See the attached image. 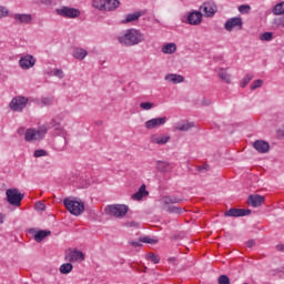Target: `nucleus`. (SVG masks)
I'll list each match as a JSON object with an SVG mask.
<instances>
[{
	"label": "nucleus",
	"instance_id": "nucleus-1",
	"mask_svg": "<svg viewBox=\"0 0 284 284\" xmlns=\"http://www.w3.org/2000/svg\"><path fill=\"white\" fill-rule=\"evenodd\" d=\"M118 41L122 45H139V43L145 41V36L140 30L128 29L122 36H119Z\"/></svg>",
	"mask_w": 284,
	"mask_h": 284
},
{
	"label": "nucleus",
	"instance_id": "nucleus-2",
	"mask_svg": "<svg viewBox=\"0 0 284 284\" xmlns=\"http://www.w3.org/2000/svg\"><path fill=\"white\" fill-rule=\"evenodd\" d=\"M63 205L73 216H81V213L85 212V204L77 197H65Z\"/></svg>",
	"mask_w": 284,
	"mask_h": 284
},
{
	"label": "nucleus",
	"instance_id": "nucleus-3",
	"mask_svg": "<svg viewBox=\"0 0 284 284\" xmlns=\"http://www.w3.org/2000/svg\"><path fill=\"white\" fill-rule=\"evenodd\" d=\"M48 134V126L42 125L38 129H28L24 133V141H41Z\"/></svg>",
	"mask_w": 284,
	"mask_h": 284
},
{
	"label": "nucleus",
	"instance_id": "nucleus-4",
	"mask_svg": "<svg viewBox=\"0 0 284 284\" xmlns=\"http://www.w3.org/2000/svg\"><path fill=\"white\" fill-rule=\"evenodd\" d=\"M128 205L125 204H112L104 209L105 214L109 216H115V219H123L128 214Z\"/></svg>",
	"mask_w": 284,
	"mask_h": 284
},
{
	"label": "nucleus",
	"instance_id": "nucleus-5",
	"mask_svg": "<svg viewBox=\"0 0 284 284\" xmlns=\"http://www.w3.org/2000/svg\"><path fill=\"white\" fill-rule=\"evenodd\" d=\"M6 195L10 205H14V207H21V202L23 201L24 195L19 192V189H8L6 191Z\"/></svg>",
	"mask_w": 284,
	"mask_h": 284
},
{
	"label": "nucleus",
	"instance_id": "nucleus-6",
	"mask_svg": "<svg viewBox=\"0 0 284 284\" xmlns=\"http://www.w3.org/2000/svg\"><path fill=\"white\" fill-rule=\"evenodd\" d=\"M121 2L119 0H94L93 7L98 10H106L112 12L115 8H119Z\"/></svg>",
	"mask_w": 284,
	"mask_h": 284
},
{
	"label": "nucleus",
	"instance_id": "nucleus-7",
	"mask_svg": "<svg viewBox=\"0 0 284 284\" xmlns=\"http://www.w3.org/2000/svg\"><path fill=\"white\" fill-rule=\"evenodd\" d=\"M28 98L18 95L11 100L9 108L13 112H23V110H26V105H28Z\"/></svg>",
	"mask_w": 284,
	"mask_h": 284
},
{
	"label": "nucleus",
	"instance_id": "nucleus-8",
	"mask_svg": "<svg viewBox=\"0 0 284 284\" xmlns=\"http://www.w3.org/2000/svg\"><path fill=\"white\" fill-rule=\"evenodd\" d=\"M64 258L65 261H69V263H77L78 261L83 262L85 261V253L77 248H69L68 251H65Z\"/></svg>",
	"mask_w": 284,
	"mask_h": 284
},
{
	"label": "nucleus",
	"instance_id": "nucleus-9",
	"mask_svg": "<svg viewBox=\"0 0 284 284\" xmlns=\"http://www.w3.org/2000/svg\"><path fill=\"white\" fill-rule=\"evenodd\" d=\"M55 12L60 17H64V19H77V17L81 16V11L79 9L70 7H62L61 9H57Z\"/></svg>",
	"mask_w": 284,
	"mask_h": 284
},
{
	"label": "nucleus",
	"instance_id": "nucleus-10",
	"mask_svg": "<svg viewBox=\"0 0 284 284\" xmlns=\"http://www.w3.org/2000/svg\"><path fill=\"white\" fill-rule=\"evenodd\" d=\"M234 28H237L239 30H243V19L241 17H234L229 20H226L224 24V29L227 32H232Z\"/></svg>",
	"mask_w": 284,
	"mask_h": 284
},
{
	"label": "nucleus",
	"instance_id": "nucleus-11",
	"mask_svg": "<svg viewBox=\"0 0 284 284\" xmlns=\"http://www.w3.org/2000/svg\"><path fill=\"white\" fill-rule=\"evenodd\" d=\"M165 123H168L166 116L153 118L145 122V128L146 130H154V128H161V125H165Z\"/></svg>",
	"mask_w": 284,
	"mask_h": 284
},
{
	"label": "nucleus",
	"instance_id": "nucleus-12",
	"mask_svg": "<svg viewBox=\"0 0 284 284\" xmlns=\"http://www.w3.org/2000/svg\"><path fill=\"white\" fill-rule=\"evenodd\" d=\"M248 214H252V211L250 209H230L225 211L224 216L239 219V216H248Z\"/></svg>",
	"mask_w": 284,
	"mask_h": 284
},
{
	"label": "nucleus",
	"instance_id": "nucleus-13",
	"mask_svg": "<svg viewBox=\"0 0 284 284\" xmlns=\"http://www.w3.org/2000/svg\"><path fill=\"white\" fill-rule=\"evenodd\" d=\"M19 63L22 70H30V68H34V64L37 63V59H34L33 55L28 54L22 57Z\"/></svg>",
	"mask_w": 284,
	"mask_h": 284
},
{
	"label": "nucleus",
	"instance_id": "nucleus-14",
	"mask_svg": "<svg viewBox=\"0 0 284 284\" xmlns=\"http://www.w3.org/2000/svg\"><path fill=\"white\" fill-rule=\"evenodd\" d=\"M265 203V196L258 194H251L247 199V204L251 207H261Z\"/></svg>",
	"mask_w": 284,
	"mask_h": 284
},
{
	"label": "nucleus",
	"instance_id": "nucleus-15",
	"mask_svg": "<svg viewBox=\"0 0 284 284\" xmlns=\"http://www.w3.org/2000/svg\"><path fill=\"white\" fill-rule=\"evenodd\" d=\"M201 21H203V13L200 11L191 12L187 17V23H190V26H199Z\"/></svg>",
	"mask_w": 284,
	"mask_h": 284
},
{
	"label": "nucleus",
	"instance_id": "nucleus-16",
	"mask_svg": "<svg viewBox=\"0 0 284 284\" xmlns=\"http://www.w3.org/2000/svg\"><path fill=\"white\" fill-rule=\"evenodd\" d=\"M253 148L260 153V154H266V152H270V143L263 140H257L253 143Z\"/></svg>",
	"mask_w": 284,
	"mask_h": 284
},
{
	"label": "nucleus",
	"instance_id": "nucleus-17",
	"mask_svg": "<svg viewBox=\"0 0 284 284\" xmlns=\"http://www.w3.org/2000/svg\"><path fill=\"white\" fill-rule=\"evenodd\" d=\"M201 10L206 17H214V14L216 13V4H214V2H204L201 6Z\"/></svg>",
	"mask_w": 284,
	"mask_h": 284
},
{
	"label": "nucleus",
	"instance_id": "nucleus-18",
	"mask_svg": "<svg viewBox=\"0 0 284 284\" xmlns=\"http://www.w3.org/2000/svg\"><path fill=\"white\" fill-rule=\"evenodd\" d=\"M170 139H172L170 135L152 134L150 136L151 143H155L156 145H165V143H169Z\"/></svg>",
	"mask_w": 284,
	"mask_h": 284
},
{
	"label": "nucleus",
	"instance_id": "nucleus-19",
	"mask_svg": "<svg viewBox=\"0 0 284 284\" xmlns=\"http://www.w3.org/2000/svg\"><path fill=\"white\" fill-rule=\"evenodd\" d=\"M13 19L16 23H24V24L32 23V14H28V13H16L13 14Z\"/></svg>",
	"mask_w": 284,
	"mask_h": 284
},
{
	"label": "nucleus",
	"instance_id": "nucleus-20",
	"mask_svg": "<svg viewBox=\"0 0 284 284\" xmlns=\"http://www.w3.org/2000/svg\"><path fill=\"white\" fill-rule=\"evenodd\" d=\"M156 170H158V172H162L164 174H168L169 172L174 170V166L172 165V163H170L168 161H158L156 162Z\"/></svg>",
	"mask_w": 284,
	"mask_h": 284
},
{
	"label": "nucleus",
	"instance_id": "nucleus-21",
	"mask_svg": "<svg viewBox=\"0 0 284 284\" xmlns=\"http://www.w3.org/2000/svg\"><path fill=\"white\" fill-rule=\"evenodd\" d=\"M48 130H54V134L58 136L63 134V128L61 126V122H57L54 119L48 124Z\"/></svg>",
	"mask_w": 284,
	"mask_h": 284
},
{
	"label": "nucleus",
	"instance_id": "nucleus-22",
	"mask_svg": "<svg viewBox=\"0 0 284 284\" xmlns=\"http://www.w3.org/2000/svg\"><path fill=\"white\" fill-rule=\"evenodd\" d=\"M162 203L163 205H174L176 203H183V199L172 196V195H166L162 197Z\"/></svg>",
	"mask_w": 284,
	"mask_h": 284
},
{
	"label": "nucleus",
	"instance_id": "nucleus-23",
	"mask_svg": "<svg viewBox=\"0 0 284 284\" xmlns=\"http://www.w3.org/2000/svg\"><path fill=\"white\" fill-rule=\"evenodd\" d=\"M165 81H170L171 83H183L185 81V78L181 74H174V73H169L165 75Z\"/></svg>",
	"mask_w": 284,
	"mask_h": 284
},
{
	"label": "nucleus",
	"instance_id": "nucleus-24",
	"mask_svg": "<svg viewBox=\"0 0 284 284\" xmlns=\"http://www.w3.org/2000/svg\"><path fill=\"white\" fill-rule=\"evenodd\" d=\"M143 17V13L141 11H136L135 13H129L126 14L125 19L122 20V23H132L133 21H139Z\"/></svg>",
	"mask_w": 284,
	"mask_h": 284
},
{
	"label": "nucleus",
	"instance_id": "nucleus-25",
	"mask_svg": "<svg viewBox=\"0 0 284 284\" xmlns=\"http://www.w3.org/2000/svg\"><path fill=\"white\" fill-rule=\"evenodd\" d=\"M150 192L145 190V184H142L136 193L132 195L133 201H141L143 196H148Z\"/></svg>",
	"mask_w": 284,
	"mask_h": 284
},
{
	"label": "nucleus",
	"instance_id": "nucleus-26",
	"mask_svg": "<svg viewBox=\"0 0 284 284\" xmlns=\"http://www.w3.org/2000/svg\"><path fill=\"white\" fill-rule=\"evenodd\" d=\"M52 234L51 231L48 230H40L38 232H36L34 234V241L37 243H41V241H43V239H45L47 236H50Z\"/></svg>",
	"mask_w": 284,
	"mask_h": 284
},
{
	"label": "nucleus",
	"instance_id": "nucleus-27",
	"mask_svg": "<svg viewBox=\"0 0 284 284\" xmlns=\"http://www.w3.org/2000/svg\"><path fill=\"white\" fill-rule=\"evenodd\" d=\"M73 57L74 59H79L80 61H83V59L88 57V51H85L84 49L77 48L73 51Z\"/></svg>",
	"mask_w": 284,
	"mask_h": 284
},
{
	"label": "nucleus",
	"instance_id": "nucleus-28",
	"mask_svg": "<svg viewBox=\"0 0 284 284\" xmlns=\"http://www.w3.org/2000/svg\"><path fill=\"white\" fill-rule=\"evenodd\" d=\"M164 54H174L176 52V43H168L162 48Z\"/></svg>",
	"mask_w": 284,
	"mask_h": 284
},
{
	"label": "nucleus",
	"instance_id": "nucleus-29",
	"mask_svg": "<svg viewBox=\"0 0 284 284\" xmlns=\"http://www.w3.org/2000/svg\"><path fill=\"white\" fill-rule=\"evenodd\" d=\"M273 14L275 16L284 14V2H280L275 4V7L273 8Z\"/></svg>",
	"mask_w": 284,
	"mask_h": 284
},
{
	"label": "nucleus",
	"instance_id": "nucleus-30",
	"mask_svg": "<svg viewBox=\"0 0 284 284\" xmlns=\"http://www.w3.org/2000/svg\"><path fill=\"white\" fill-rule=\"evenodd\" d=\"M219 78H220L222 81H224L225 83H230V81H231L230 74L227 73V71H225V70H223V69H221V70L219 71Z\"/></svg>",
	"mask_w": 284,
	"mask_h": 284
},
{
	"label": "nucleus",
	"instance_id": "nucleus-31",
	"mask_svg": "<svg viewBox=\"0 0 284 284\" xmlns=\"http://www.w3.org/2000/svg\"><path fill=\"white\" fill-rule=\"evenodd\" d=\"M72 268L73 266L71 263H65L60 266V272L61 274H70V272H72Z\"/></svg>",
	"mask_w": 284,
	"mask_h": 284
},
{
	"label": "nucleus",
	"instance_id": "nucleus-32",
	"mask_svg": "<svg viewBox=\"0 0 284 284\" xmlns=\"http://www.w3.org/2000/svg\"><path fill=\"white\" fill-rule=\"evenodd\" d=\"M192 128H194V123L191 122L178 125V130H180V132H187V130H192Z\"/></svg>",
	"mask_w": 284,
	"mask_h": 284
},
{
	"label": "nucleus",
	"instance_id": "nucleus-33",
	"mask_svg": "<svg viewBox=\"0 0 284 284\" xmlns=\"http://www.w3.org/2000/svg\"><path fill=\"white\" fill-rule=\"evenodd\" d=\"M168 212L170 214H183L185 212V209L179 206H170L168 209Z\"/></svg>",
	"mask_w": 284,
	"mask_h": 284
},
{
	"label": "nucleus",
	"instance_id": "nucleus-34",
	"mask_svg": "<svg viewBox=\"0 0 284 284\" xmlns=\"http://www.w3.org/2000/svg\"><path fill=\"white\" fill-rule=\"evenodd\" d=\"M146 258L149 261H152V263H154L155 265L161 263V257L159 255H156L155 253H149L146 254Z\"/></svg>",
	"mask_w": 284,
	"mask_h": 284
},
{
	"label": "nucleus",
	"instance_id": "nucleus-35",
	"mask_svg": "<svg viewBox=\"0 0 284 284\" xmlns=\"http://www.w3.org/2000/svg\"><path fill=\"white\" fill-rule=\"evenodd\" d=\"M211 103H212L211 99L202 98L201 100H197L196 104L200 105L201 108H207Z\"/></svg>",
	"mask_w": 284,
	"mask_h": 284
},
{
	"label": "nucleus",
	"instance_id": "nucleus-36",
	"mask_svg": "<svg viewBox=\"0 0 284 284\" xmlns=\"http://www.w3.org/2000/svg\"><path fill=\"white\" fill-rule=\"evenodd\" d=\"M140 243H149L150 245H156L159 240L151 239L150 236H144L140 239Z\"/></svg>",
	"mask_w": 284,
	"mask_h": 284
},
{
	"label": "nucleus",
	"instance_id": "nucleus-37",
	"mask_svg": "<svg viewBox=\"0 0 284 284\" xmlns=\"http://www.w3.org/2000/svg\"><path fill=\"white\" fill-rule=\"evenodd\" d=\"M251 10L252 7H250V4H242L239 7V12H241V14H250Z\"/></svg>",
	"mask_w": 284,
	"mask_h": 284
},
{
	"label": "nucleus",
	"instance_id": "nucleus-38",
	"mask_svg": "<svg viewBox=\"0 0 284 284\" xmlns=\"http://www.w3.org/2000/svg\"><path fill=\"white\" fill-rule=\"evenodd\" d=\"M260 39L261 41H272V39H274V33L264 32L263 34H261Z\"/></svg>",
	"mask_w": 284,
	"mask_h": 284
},
{
	"label": "nucleus",
	"instance_id": "nucleus-39",
	"mask_svg": "<svg viewBox=\"0 0 284 284\" xmlns=\"http://www.w3.org/2000/svg\"><path fill=\"white\" fill-rule=\"evenodd\" d=\"M252 79H254V75L247 73L243 81L241 82V88H245V85H247L250 83V81H252Z\"/></svg>",
	"mask_w": 284,
	"mask_h": 284
},
{
	"label": "nucleus",
	"instance_id": "nucleus-40",
	"mask_svg": "<svg viewBox=\"0 0 284 284\" xmlns=\"http://www.w3.org/2000/svg\"><path fill=\"white\" fill-rule=\"evenodd\" d=\"M33 156L36 159H39L41 156H48V151L43 150V149H40V150H36L34 153H33Z\"/></svg>",
	"mask_w": 284,
	"mask_h": 284
},
{
	"label": "nucleus",
	"instance_id": "nucleus-41",
	"mask_svg": "<svg viewBox=\"0 0 284 284\" xmlns=\"http://www.w3.org/2000/svg\"><path fill=\"white\" fill-rule=\"evenodd\" d=\"M54 103V98H41V105H52Z\"/></svg>",
	"mask_w": 284,
	"mask_h": 284
},
{
	"label": "nucleus",
	"instance_id": "nucleus-42",
	"mask_svg": "<svg viewBox=\"0 0 284 284\" xmlns=\"http://www.w3.org/2000/svg\"><path fill=\"white\" fill-rule=\"evenodd\" d=\"M140 108L142 110H152V108H154V103L153 102H141Z\"/></svg>",
	"mask_w": 284,
	"mask_h": 284
},
{
	"label": "nucleus",
	"instance_id": "nucleus-43",
	"mask_svg": "<svg viewBox=\"0 0 284 284\" xmlns=\"http://www.w3.org/2000/svg\"><path fill=\"white\" fill-rule=\"evenodd\" d=\"M34 209H36L38 212H45V205H44L43 202H41V201H38V202L34 204Z\"/></svg>",
	"mask_w": 284,
	"mask_h": 284
},
{
	"label": "nucleus",
	"instance_id": "nucleus-44",
	"mask_svg": "<svg viewBox=\"0 0 284 284\" xmlns=\"http://www.w3.org/2000/svg\"><path fill=\"white\" fill-rule=\"evenodd\" d=\"M261 85H263V80H255L251 84V90H256V89L261 88Z\"/></svg>",
	"mask_w": 284,
	"mask_h": 284
},
{
	"label": "nucleus",
	"instance_id": "nucleus-45",
	"mask_svg": "<svg viewBox=\"0 0 284 284\" xmlns=\"http://www.w3.org/2000/svg\"><path fill=\"white\" fill-rule=\"evenodd\" d=\"M8 14H10L8 9L3 6H0V19H3L4 17H8Z\"/></svg>",
	"mask_w": 284,
	"mask_h": 284
},
{
	"label": "nucleus",
	"instance_id": "nucleus-46",
	"mask_svg": "<svg viewBox=\"0 0 284 284\" xmlns=\"http://www.w3.org/2000/svg\"><path fill=\"white\" fill-rule=\"evenodd\" d=\"M217 281L219 284H230V277L227 275H221Z\"/></svg>",
	"mask_w": 284,
	"mask_h": 284
},
{
	"label": "nucleus",
	"instance_id": "nucleus-47",
	"mask_svg": "<svg viewBox=\"0 0 284 284\" xmlns=\"http://www.w3.org/2000/svg\"><path fill=\"white\" fill-rule=\"evenodd\" d=\"M54 77H58V79H63V70L61 69H57L54 72H53Z\"/></svg>",
	"mask_w": 284,
	"mask_h": 284
},
{
	"label": "nucleus",
	"instance_id": "nucleus-48",
	"mask_svg": "<svg viewBox=\"0 0 284 284\" xmlns=\"http://www.w3.org/2000/svg\"><path fill=\"white\" fill-rule=\"evenodd\" d=\"M132 247H141L143 244H141V240L139 242L136 241H130L129 242Z\"/></svg>",
	"mask_w": 284,
	"mask_h": 284
},
{
	"label": "nucleus",
	"instance_id": "nucleus-49",
	"mask_svg": "<svg viewBox=\"0 0 284 284\" xmlns=\"http://www.w3.org/2000/svg\"><path fill=\"white\" fill-rule=\"evenodd\" d=\"M18 134H19V136H23V134L26 135V128H23V126L19 128Z\"/></svg>",
	"mask_w": 284,
	"mask_h": 284
},
{
	"label": "nucleus",
	"instance_id": "nucleus-50",
	"mask_svg": "<svg viewBox=\"0 0 284 284\" xmlns=\"http://www.w3.org/2000/svg\"><path fill=\"white\" fill-rule=\"evenodd\" d=\"M254 245H256V242H255L254 240H248V241L246 242V246H247V247H254Z\"/></svg>",
	"mask_w": 284,
	"mask_h": 284
},
{
	"label": "nucleus",
	"instance_id": "nucleus-51",
	"mask_svg": "<svg viewBox=\"0 0 284 284\" xmlns=\"http://www.w3.org/2000/svg\"><path fill=\"white\" fill-rule=\"evenodd\" d=\"M277 26H280L281 28H284V17L277 19Z\"/></svg>",
	"mask_w": 284,
	"mask_h": 284
},
{
	"label": "nucleus",
	"instance_id": "nucleus-52",
	"mask_svg": "<svg viewBox=\"0 0 284 284\" xmlns=\"http://www.w3.org/2000/svg\"><path fill=\"white\" fill-rule=\"evenodd\" d=\"M41 3H43L44 6H50V3H52V0H40Z\"/></svg>",
	"mask_w": 284,
	"mask_h": 284
},
{
	"label": "nucleus",
	"instance_id": "nucleus-53",
	"mask_svg": "<svg viewBox=\"0 0 284 284\" xmlns=\"http://www.w3.org/2000/svg\"><path fill=\"white\" fill-rule=\"evenodd\" d=\"M276 250H277L278 252H284V244L277 245V246H276Z\"/></svg>",
	"mask_w": 284,
	"mask_h": 284
},
{
	"label": "nucleus",
	"instance_id": "nucleus-54",
	"mask_svg": "<svg viewBox=\"0 0 284 284\" xmlns=\"http://www.w3.org/2000/svg\"><path fill=\"white\" fill-rule=\"evenodd\" d=\"M4 219H6V216L0 213V223H3V220H4Z\"/></svg>",
	"mask_w": 284,
	"mask_h": 284
},
{
	"label": "nucleus",
	"instance_id": "nucleus-55",
	"mask_svg": "<svg viewBox=\"0 0 284 284\" xmlns=\"http://www.w3.org/2000/svg\"><path fill=\"white\" fill-rule=\"evenodd\" d=\"M34 232H37L34 229L29 230V234H34Z\"/></svg>",
	"mask_w": 284,
	"mask_h": 284
},
{
	"label": "nucleus",
	"instance_id": "nucleus-56",
	"mask_svg": "<svg viewBox=\"0 0 284 284\" xmlns=\"http://www.w3.org/2000/svg\"><path fill=\"white\" fill-rule=\"evenodd\" d=\"M205 170V166H199V172H203Z\"/></svg>",
	"mask_w": 284,
	"mask_h": 284
},
{
	"label": "nucleus",
	"instance_id": "nucleus-57",
	"mask_svg": "<svg viewBox=\"0 0 284 284\" xmlns=\"http://www.w3.org/2000/svg\"><path fill=\"white\" fill-rule=\"evenodd\" d=\"M169 262H170V263L174 262V257H170V258H169Z\"/></svg>",
	"mask_w": 284,
	"mask_h": 284
}]
</instances>
